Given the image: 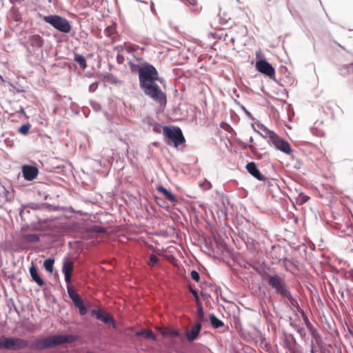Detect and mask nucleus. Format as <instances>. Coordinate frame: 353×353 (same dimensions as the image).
Returning <instances> with one entry per match:
<instances>
[{
    "mask_svg": "<svg viewBox=\"0 0 353 353\" xmlns=\"http://www.w3.org/2000/svg\"><path fill=\"white\" fill-rule=\"evenodd\" d=\"M30 127L31 125L29 123L23 124L19 128L18 132L23 135H26L28 133Z\"/></svg>",
    "mask_w": 353,
    "mask_h": 353,
    "instance_id": "27",
    "label": "nucleus"
},
{
    "mask_svg": "<svg viewBox=\"0 0 353 353\" xmlns=\"http://www.w3.org/2000/svg\"><path fill=\"white\" fill-rule=\"evenodd\" d=\"M30 274L31 275L33 281L37 283L39 286H43L44 285L43 280L39 276L36 266L32 263L30 268Z\"/></svg>",
    "mask_w": 353,
    "mask_h": 353,
    "instance_id": "15",
    "label": "nucleus"
},
{
    "mask_svg": "<svg viewBox=\"0 0 353 353\" xmlns=\"http://www.w3.org/2000/svg\"><path fill=\"white\" fill-rule=\"evenodd\" d=\"M74 61L79 65L83 70L87 68V63L85 57L77 53H74Z\"/></svg>",
    "mask_w": 353,
    "mask_h": 353,
    "instance_id": "22",
    "label": "nucleus"
},
{
    "mask_svg": "<svg viewBox=\"0 0 353 353\" xmlns=\"http://www.w3.org/2000/svg\"><path fill=\"white\" fill-rule=\"evenodd\" d=\"M246 169L248 172L252 174L254 177L257 179L259 181H265L266 178L260 172V170L257 168L255 163L250 162L246 165Z\"/></svg>",
    "mask_w": 353,
    "mask_h": 353,
    "instance_id": "12",
    "label": "nucleus"
},
{
    "mask_svg": "<svg viewBox=\"0 0 353 353\" xmlns=\"http://www.w3.org/2000/svg\"><path fill=\"white\" fill-rule=\"evenodd\" d=\"M349 68L353 71V63L351 64Z\"/></svg>",
    "mask_w": 353,
    "mask_h": 353,
    "instance_id": "45",
    "label": "nucleus"
},
{
    "mask_svg": "<svg viewBox=\"0 0 353 353\" xmlns=\"http://www.w3.org/2000/svg\"><path fill=\"white\" fill-rule=\"evenodd\" d=\"M13 13L14 14V20L16 21H21V15L19 12V11L16 9L13 10Z\"/></svg>",
    "mask_w": 353,
    "mask_h": 353,
    "instance_id": "35",
    "label": "nucleus"
},
{
    "mask_svg": "<svg viewBox=\"0 0 353 353\" xmlns=\"http://www.w3.org/2000/svg\"><path fill=\"white\" fill-rule=\"evenodd\" d=\"M209 319L210 323L214 328H219L223 326V321L216 318L214 314H210Z\"/></svg>",
    "mask_w": 353,
    "mask_h": 353,
    "instance_id": "23",
    "label": "nucleus"
},
{
    "mask_svg": "<svg viewBox=\"0 0 353 353\" xmlns=\"http://www.w3.org/2000/svg\"><path fill=\"white\" fill-rule=\"evenodd\" d=\"M19 112L22 113V114H24V113H25V111H24L23 108H21L20 109V110L19 111Z\"/></svg>",
    "mask_w": 353,
    "mask_h": 353,
    "instance_id": "42",
    "label": "nucleus"
},
{
    "mask_svg": "<svg viewBox=\"0 0 353 353\" xmlns=\"http://www.w3.org/2000/svg\"><path fill=\"white\" fill-rule=\"evenodd\" d=\"M126 50L128 52L136 51L138 48L137 46L130 44L125 46Z\"/></svg>",
    "mask_w": 353,
    "mask_h": 353,
    "instance_id": "36",
    "label": "nucleus"
},
{
    "mask_svg": "<svg viewBox=\"0 0 353 353\" xmlns=\"http://www.w3.org/2000/svg\"><path fill=\"white\" fill-rule=\"evenodd\" d=\"M68 293L73 303L79 308L80 314L82 316L86 314L88 312L87 308L84 305L83 301L79 294L74 292L72 287H68Z\"/></svg>",
    "mask_w": 353,
    "mask_h": 353,
    "instance_id": "7",
    "label": "nucleus"
},
{
    "mask_svg": "<svg viewBox=\"0 0 353 353\" xmlns=\"http://www.w3.org/2000/svg\"><path fill=\"white\" fill-rule=\"evenodd\" d=\"M300 313H301V316L303 317L304 323L306 325V327H307V329H311L312 325L310 323V321H309V319L307 318V316L306 314L305 313V312L303 310H301Z\"/></svg>",
    "mask_w": 353,
    "mask_h": 353,
    "instance_id": "28",
    "label": "nucleus"
},
{
    "mask_svg": "<svg viewBox=\"0 0 353 353\" xmlns=\"http://www.w3.org/2000/svg\"><path fill=\"white\" fill-rule=\"evenodd\" d=\"M22 173L25 179L32 181L38 175V169L32 165H23L22 167Z\"/></svg>",
    "mask_w": 353,
    "mask_h": 353,
    "instance_id": "10",
    "label": "nucleus"
},
{
    "mask_svg": "<svg viewBox=\"0 0 353 353\" xmlns=\"http://www.w3.org/2000/svg\"><path fill=\"white\" fill-rule=\"evenodd\" d=\"M112 75H107L104 77V80L108 81V82H113L112 80Z\"/></svg>",
    "mask_w": 353,
    "mask_h": 353,
    "instance_id": "41",
    "label": "nucleus"
},
{
    "mask_svg": "<svg viewBox=\"0 0 353 353\" xmlns=\"http://www.w3.org/2000/svg\"><path fill=\"white\" fill-rule=\"evenodd\" d=\"M98 85H99L98 82H94V83H92V84H90L89 86V91L91 92H94L97 89Z\"/></svg>",
    "mask_w": 353,
    "mask_h": 353,
    "instance_id": "37",
    "label": "nucleus"
},
{
    "mask_svg": "<svg viewBox=\"0 0 353 353\" xmlns=\"http://www.w3.org/2000/svg\"><path fill=\"white\" fill-rule=\"evenodd\" d=\"M137 336H142L144 339L156 341V336L150 330H142L136 333Z\"/></svg>",
    "mask_w": 353,
    "mask_h": 353,
    "instance_id": "17",
    "label": "nucleus"
},
{
    "mask_svg": "<svg viewBox=\"0 0 353 353\" xmlns=\"http://www.w3.org/2000/svg\"><path fill=\"white\" fill-rule=\"evenodd\" d=\"M284 298L288 299L289 300L290 304L292 306L295 307L298 312H301V311L303 310L300 307V306L299 305V303H298L297 301L292 296L290 292V295L289 296H285Z\"/></svg>",
    "mask_w": 353,
    "mask_h": 353,
    "instance_id": "25",
    "label": "nucleus"
},
{
    "mask_svg": "<svg viewBox=\"0 0 353 353\" xmlns=\"http://www.w3.org/2000/svg\"><path fill=\"white\" fill-rule=\"evenodd\" d=\"M54 263V260L53 259H48L44 261L43 266L48 272L51 273L53 271Z\"/></svg>",
    "mask_w": 353,
    "mask_h": 353,
    "instance_id": "24",
    "label": "nucleus"
},
{
    "mask_svg": "<svg viewBox=\"0 0 353 353\" xmlns=\"http://www.w3.org/2000/svg\"><path fill=\"white\" fill-rule=\"evenodd\" d=\"M157 189L159 192L162 193L164 195L165 198L167 200H168L172 203H174L176 201L174 196L163 186L159 185V186H157Z\"/></svg>",
    "mask_w": 353,
    "mask_h": 353,
    "instance_id": "18",
    "label": "nucleus"
},
{
    "mask_svg": "<svg viewBox=\"0 0 353 353\" xmlns=\"http://www.w3.org/2000/svg\"><path fill=\"white\" fill-rule=\"evenodd\" d=\"M256 69L261 73L269 77L274 78L275 70L272 65L265 60H259L256 63Z\"/></svg>",
    "mask_w": 353,
    "mask_h": 353,
    "instance_id": "8",
    "label": "nucleus"
},
{
    "mask_svg": "<svg viewBox=\"0 0 353 353\" xmlns=\"http://www.w3.org/2000/svg\"><path fill=\"white\" fill-rule=\"evenodd\" d=\"M202 325L201 322H196L190 330H186L185 335L189 341H193L199 336Z\"/></svg>",
    "mask_w": 353,
    "mask_h": 353,
    "instance_id": "11",
    "label": "nucleus"
},
{
    "mask_svg": "<svg viewBox=\"0 0 353 353\" xmlns=\"http://www.w3.org/2000/svg\"><path fill=\"white\" fill-rule=\"evenodd\" d=\"M268 283L276 293L281 294L283 297L290 295V290L287 286L285 279L277 274L268 275Z\"/></svg>",
    "mask_w": 353,
    "mask_h": 353,
    "instance_id": "5",
    "label": "nucleus"
},
{
    "mask_svg": "<svg viewBox=\"0 0 353 353\" xmlns=\"http://www.w3.org/2000/svg\"><path fill=\"white\" fill-rule=\"evenodd\" d=\"M157 329L163 336L168 337L170 339H181L182 337V334L179 330H176L170 327H157Z\"/></svg>",
    "mask_w": 353,
    "mask_h": 353,
    "instance_id": "9",
    "label": "nucleus"
},
{
    "mask_svg": "<svg viewBox=\"0 0 353 353\" xmlns=\"http://www.w3.org/2000/svg\"><path fill=\"white\" fill-rule=\"evenodd\" d=\"M190 292H191V293L192 294V295L194 296V298H195V299H196V303H200V302H199V296H198V294H197L196 291V290H193V289H192V288H190Z\"/></svg>",
    "mask_w": 353,
    "mask_h": 353,
    "instance_id": "39",
    "label": "nucleus"
},
{
    "mask_svg": "<svg viewBox=\"0 0 353 353\" xmlns=\"http://www.w3.org/2000/svg\"><path fill=\"white\" fill-rule=\"evenodd\" d=\"M117 60L119 63L121 62L120 60H121V58H120L119 55L117 56Z\"/></svg>",
    "mask_w": 353,
    "mask_h": 353,
    "instance_id": "43",
    "label": "nucleus"
},
{
    "mask_svg": "<svg viewBox=\"0 0 353 353\" xmlns=\"http://www.w3.org/2000/svg\"><path fill=\"white\" fill-rule=\"evenodd\" d=\"M158 261V257L154 254H151L150 256V259L149 261L148 262V264L149 266L153 267Z\"/></svg>",
    "mask_w": 353,
    "mask_h": 353,
    "instance_id": "30",
    "label": "nucleus"
},
{
    "mask_svg": "<svg viewBox=\"0 0 353 353\" xmlns=\"http://www.w3.org/2000/svg\"><path fill=\"white\" fill-rule=\"evenodd\" d=\"M104 32L107 37H110L114 41L117 37L116 23H113L112 25L108 26Z\"/></svg>",
    "mask_w": 353,
    "mask_h": 353,
    "instance_id": "19",
    "label": "nucleus"
},
{
    "mask_svg": "<svg viewBox=\"0 0 353 353\" xmlns=\"http://www.w3.org/2000/svg\"><path fill=\"white\" fill-rule=\"evenodd\" d=\"M139 63H135L132 61H129L128 65L130 67V70L132 72H139V76L141 74V70L143 68V65L147 63L146 62L143 61V59L142 58L137 59Z\"/></svg>",
    "mask_w": 353,
    "mask_h": 353,
    "instance_id": "14",
    "label": "nucleus"
},
{
    "mask_svg": "<svg viewBox=\"0 0 353 353\" xmlns=\"http://www.w3.org/2000/svg\"><path fill=\"white\" fill-rule=\"evenodd\" d=\"M92 231L97 233H103L105 232V230L102 227L94 225L92 228Z\"/></svg>",
    "mask_w": 353,
    "mask_h": 353,
    "instance_id": "34",
    "label": "nucleus"
},
{
    "mask_svg": "<svg viewBox=\"0 0 353 353\" xmlns=\"http://www.w3.org/2000/svg\"><path fill=\"white\" fill-rule=\"evenodd\" d=\"M29 43L32 47L41 48L43 45V39L39 34H32L29 37Z\"/></svg>",
    "mask_w": 353,
    "mask_h": 353,
    "instance_id": "16",
    "label": "nucleus"
},
{
    "mask_svg": "<svg viewBox=\"0 0 353 353\" xmlns=\"http://www.w3.org/2000/svg\"><path fill=\"white\" fill-rule=\"evenodd\" d=\"M290 325L294 327L301 335L305 334V330L303 327H301L294 323H290Z\"/></svg>",
    "mask_w": 353,
    "mask_h": 353,
    "instance_id": "31",
    "label": "nucleus"
},
{
    "mask_svg": "<svg viewBox=\"0 0 353 353\" xmlns=\"http://www.w3.org/2000/svg\"><path fill=\"white\" fill-rule=\"evenodd\" d=\"M74 340V337L72 335L50 336L36 339L31 342L17 337H2L0 338V349L5 348L15 351L29 348L32 350H42L54 347L61 344L71 343Z\"/></svg>",
    "mask_w": 353,
    "mask_h": 353,
    "instance_id": "1",
    "label": "nucleus"
},
{
    "mask_svg": "<svg viewBox=\"0 0 353 353\" xmlns=\"http://www.w3.org/2000/svg\"><path fill=\"white\" fill-rule=\"evenodd\" d=\"M310 332V334L313 336H315V335L317 333V330L314 327L313 325H312V328L311 329H308Z\"/></svg>",
    "mask_w": 353,
    "mask_h": 353,
    "instance_id": "40",
    "label": "nucleus"
},
{
    "mask_svg": "<svg viewBox=\"0 0 353 353\" xmlns=\"http://www.w3.org/2000/svg\"><path fill=\"white\" fill-rule=\"evenodd\" d=\"M190 276L192 280L195 281L196 282H199L200 279L199 274L195 271L192 270L190 273Z\"/></svg>",
    "mask_w": 353,
    "mask_h": 353,
    "instance_id": "32",
    "label": "nucleus"
},
{
    "mask_svg": "<svg viewBox=\"0 0 353 353\" xmlns=\"http://www.w3.org/2000/svg\"><path fill=\"white\" fill-rule=\"evenodd\" d=\"M140 86L145 94L157 101L161 108H165L167 103L166 95L156 83L159 79L157 69L150 63H145L139 77Z\"/></svg>",
    "mask_w": 353,
    "mask_h": 353,
    "instance_id": "2",
    "label": "nucleus"
},
{
    "mask_svg": "<svg viewBox=\"0 0 353 353\" xmlns=\"http://www.w3.org/2000/svg\"><path fill=\"white\" fill-rule=\"evenodd\" d=\"M117 60L119 63L121 62L120 60H121V58H120L119 55L117 56Z\"/></svg>",
    "mask_w": 353,
    "mask_h": 353,
    "instance_id": "44",
    "label": "nucleus"
},
{
    "mask_svg": "<svg viewBox=\"0 0 353 353\" xmlns=\"http://www.w3.org/2000/svg\"><path fill=\"white\" fill-rule=\"evenodd\" d=\"M43 20L62 33L68 34L72 30L70 21L61 16L56 14L44 16Z\"/></svg>",
    "mask_w": 353,
    "mask_h": 353,
    "instance_id": "3",
    "label": "nucleus"
},
{
    "mask_svg": "<svg viewBox=\"0 0 353 353\" xmlns=\"http://www.w3.org/2000/svg\"><path fill=\"white\" fill-rule=\"evenodd\" d=\"M92 313L96 316L97 319L101 320L104 312L101 310H93Z\"/></svg>",
    "mask_w": 353,
    "mask_h": 353,
    "instance_id": "38",
    "label": "nucleus"
},
{
    "mask_svg": "<svg viewBox=\"0 0 353 353\" xmlns=\"http://www.w3.org/2000/svg\"><path fill=\"white\" fill-rule=\"evenodd\" d=\"M163 133L167 139L166 143L168 145L173 144L176 148L185 142V138L179 128H170L164 127Z\"/></svg>",
    "mask_w": 353,
    "mask_h": 353,
    "instance_id": "4",
    "label": "nucleus"
},
{
    "mask_svg": "<svg viewBox=\"0 0 353 353\" xmlns=\"http://www.w3.org/2000/svg\"><path fill=\"white\" fill-rule=\"evenodd\" d=\"M268 134L269 141L273 144L276 149L287 154H290L292 152V150L291 149V147L288 141L279 137L273 131L269 130Z\"/></svg>",
    "mask_w": 353,
    "mask_h": 353,
    "instance_id": "6",
    "label": "nucleus"
},
{
    "mask_svg": "<svg viewBox=\"0 0 353 353\" xmlns=\"http://www.w3.org/2000/svg\"><path fill=\"white\" fill-rule=\"evenodd\" d=\"M40 236L38 234H26L23 235L22 239L26 242L36 243L39 241Z\"/></svg>",
    "mask_w": 353,
    "mask_h": 353,
    "instance_id": "21",
    "label": "nucleus"
},
{
    "mask_svg": "<svg viewBox=\"0 0 353 353\" xmlns=\"http://www.w3.org/2000/svg\"><path fill=\"white\" fill-rule=\"evenodd\" d=\"M197 316L199 320L198 322L201 323L204 321V312L201 303H198L197 304Z\"/></svg>",
    "mask_w": 353,
    "mask_h": 353,
    "instance_id": "26",
    "label": "nucleus"
},
{
    "mask_svg": "<svg viewBox=\"0 0 353 353\" xmlns=\"http://www.w3.org/2000/svg\"><path fill=\"white\" fill-rule=\"evenodd\" d=\"M74 269V263L69 260H65L63 262L62 271L65 276V280L67 283L71 281L72 272Z\"/></svg>",
    "mask_w": 353,
    "mask_h": 353,
    "instance_id": "13",
    "label": "nucleus"
},
{
    "mask_svg": "<svg viewBox=\"0 0 353 353\" xmlns=\"http://www.w3.org/2000/svg\"><path fill=\"white\" fill-rule=\"evenodd\" d=\"M188 3H185L191 9V10L195 13H199L201 11L202 7L200 6L197 0H185Z\"/></svg>",
    "mask_w": 353,
    "mask_h": 353,
    "instance_id": "20",
    "label": "nucleus"
},
{
    "mask_svg": "<svg viewBox=\"0 0 353 353\" xmlns=\"http://www.w3.org/2000/svg\"><path fill=\"white\" fill-rule=\"evenodd\" d=\"M101 321H102L105 323H112V324H114L113 318L110 315L107 314L105 313H103V314L102 315V319H101Z\"/></svg>",
    "mask_w": 353,
    "mask_h": 353,
    "instance_id": "29",
    "label": "nucleus"
},
{
    "mask_svg": "<svg viewBox=\"0 0 353 353\" xmlns=\"http://www.w3.org/2000/svg\"><path fill=\"white\" fill-rule=\"evenodd\" d=\"M283 264L284 265L285 268L288 270L290 268V266L293 265V263L291 260L285 258L283 260Z\"/></svg>",
    "mask_w": 353,
    "mask_h": 353,
    "instance_id": "33",
    "label": "nucleus"
}]
</instances>
